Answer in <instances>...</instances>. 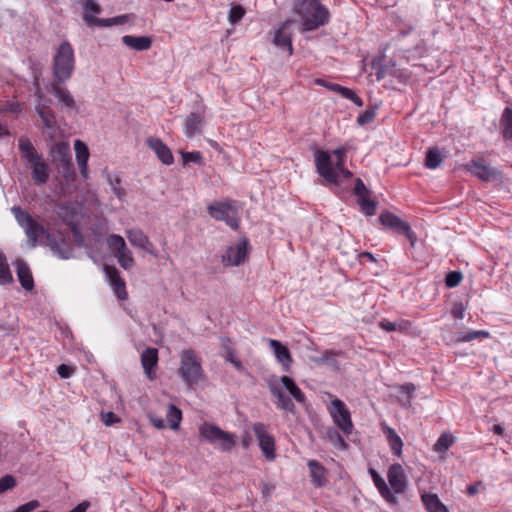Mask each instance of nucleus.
Returning a JSON list of instances; mask_svg holds the SVG:
<instances>
[{"mask_svg":"<svg viewBox=\"0 0 512 512\" xmlns=\"http://www.w3.org/2000/svg\"><path fill=\"white\" fill-rule=\"evenodd\" d=\"M379 326L387 331V332H391V331H395L397 329H399L401 327L400 324L396 323V322H391V321H388V320H382L379 322Z\"/></svg>","mask_w":512,"mask_h":512,"instance_id":"nucleus-62","label":"nucleus"},{"mask_svg":"<svg viewBox=\"0 0 512 512\" xmlns=\"http://www.w3.org/2000/svg\"><path fill=\"white\" fill-rule=\"evenodd\" d=\"M16 272L22 287L28 291L32 290L34 287L33 277L30 269L22 260L16 262Z\"/></svg>","mask_w":512,"mask_h":512,"instance_id":"nucleus-29","label":"nucleus"},{"mask_svg":"<svg viewBox=\"0 0 512 512\" xmlns=\"http://www.w3.org/2000/svg\"><path fill=\"white\" fill-rule=\"evenodd\" d=\"M158 363V351L156 348H147L141 355V364L144 372L150 380L155 378L154 368Z\"/></svg>","mask_w":512,"mask_h":512,"instance_id":"nucleus-25","label":"nucleus"},{"mask_svg":"<svg viewBox=\"0 0 512 512\" xmlns=\"http://www.w3.org/2000/svg\"><path fill=\"white\" fill-rule=\"evenodd\" d=\"M11 281L12 275L6 262V258L2 253H0V284H7Z\"/></svg>","mask_w":512,"mask_h":512,"instance_id":"nucleus-48","label":"nucleus"},{"mask_svg":"<svg viewBox=\"0 0 512 512\" xmlns=\"http://www.w3.org/2000/svg\"><path fill=\"white\" fill-rule=\"evenodd\" d=\"M206 116L205 107L199 108L197 111L191 112L185 119L183 124V133L187 138H192L196 134L201 133Z\"/></svg>","mask_w":512,"mask_h":512,"instance_id":"nucleus-15","label":"nucleus"},{"mask_svg":"<svg viewBox=\"0 0 512 512\" xmlns=\"http://www.w3.org/2000/svg\"><path fill=\"white\" fill-rule=\"evenodd\" d=\"M57 172L60 176V191L62 195H69L75 190L76 171L71 162L56 166Z\"/></svg>","mask_w":512,"mask_h":512,"instance_id":"nucleus-14","label":"nucleus"},{"mask_svg":"<svg viewBox=\"0 0 512 512\" xmlns=\"http://www.w3.org/2000/svg\"><path fill=\"white\" fill-rule=\"evenodd\" d=\"M57 372L61 378L67 379V378H70L74 374L75 369L72 366H69L66 364H61L58 366Z\"/></svg>","mask_w":512,"mask_h":512,"instance_id":"nucleus-58","label":"nucleus"},{"mask_svg":"<svg viewBox=\"0 0 512 512\" xmlns=\"http://www.w3.org/2000/svg\"><path fill=\"white\" fill-rule=\"evenodd\" d=\"M92 22L91 26H97V27H111L113 25L112 18H97L91 19Z\"/></svg>","mask_w":512,"mask_h":512,"instance_id":"nucleus-61","label":"nucleus"},{"mask_svg":"<svg viewBox=\"0 0 512 512\" xmlns=\"http://www.w3.org/2000/svg\"><path fill=\"white\" fill-rule=\"evenodd\" d=\"M380 495L388 502V503H391V504H395L397 502V499L396 497L394 496V494L391 492L390 488L386 485L384 486V488L378 490Z\"/></svg>","mask_w":512,"mask_h":512,"instance_id":"nucleus-60","label":"nucleus"},{"mask_svg":"<svg viewBox=\"0 0 512 512\" xmlns=\"http://www.w3.org/2000/svg\"><path fill=\"white\" fill-rule=\"evenodd\" d=\"M330 90L338 92L342 97L351 99L354 96V92L348 88L342 87L338 84H331Z\"/></svg>","mask_w":512,"mask_h":512,"instance_id":"nucleus-57","label":"nucleus"},{"mask_svg":"<svg viewBox=\"0 0 512 512\" xmlns=\"http://www.w3.org/2000/svg\"><path fill=\"white\" fill-rule=\"evenodd\" d=\"M167 421L169 423V427L172 430H177L179 428L180 422L182 420V412L179 408H177L174 404H170L167 410Z\"/></svg>","mask_w":512,"mask_h":512,"instance_id":"nucleus-38","label":"nucleus"},{"mask_svg":"<svg viewBox=\"0 0 512 512\" xmlns=\"http://www.w3.org/2000/svg\"><path fill=\"white\" fill-rule=\"evenodd\" d=\"M18 149L21 157L31 169V178L35 185L41 186L48 182L50 168L43 156L38 153L27 136H21L18 140Z\"/></svg>","mask_w":512,"mask_h":512,"instance_id":"nucleus-2","label":"nucleus"},{"mask_svg":"<svg viewBox=\"0 0 512 512\" xmlns=\"http://www.w3.org/2000/svg\"><path fill=\"white\" fill-rule=\"evenodd\" d=\"M387 477L394 493L402 494L405 492L407 488V478L400 464H393L388 470Z\"/></svg>","mask_w":512,"mask_h":512,"instance_id":"nucleus-17","label":"nucleus"},{"mask_svg":"<svg viewBox=\"0 0 512 512\" xmlns=\"http://www.w3.org/2000/svg\"><path fill=\"white\" fill-rule=\"evenodd\" d=\"M415 386L412 383H406L400 387L401 396L399 397L400 404L409 408L411 406L412 396L415 391Z\"/></svg>","mask_w":512,"mask_h":512,"instance_id":"nucleus-42","label":"nucleus"},{"mask_svg":"<svg viewBox=\"0 0 512 512\" xmlns=\"http://www.w3.org/2000/svg\"><path fill=\"white\" fill-rule=\"evenodd\" d=\"M293 20H286L282 26L276 30L273 43L280 49L285 50L289 56L293 53L292 42H291V31L289 29Z\"/></svg>","mask_w":512,"mask_h":512,"instance_id":"nucleus-18","label":"nucleus"},{"mask_svg":"<svg viewBox=\"0 0 512 512\" xmlns=\"http://www.w3.org/2000/svg\"><path fill=\"white\" fill-rule=\"evenodd\" d=\"M56 213L63 222L71 226L74 234L78 232L77 226L73 225L75 216V209L73 207L65 203L57 204Z\"/></svg>","mask_w":512,"mask_h":512,"instance_id":"nucleus-31","label":"nucleus"},{"mask_svg":"<svg viewBox=\"0 0 512 512\" xmlns=\"http://www.w3.org/2000/svg\"><path fill=\"white\" fill-rule=\"evenodd\" d=\"M11 212L18 225L24 230L30 248L46 245L52 234L27 211L19 206H13Z\"/></svg>","mask_w":512,"mask_h":512,"instance_id":"nucleus-4","label":"nucleus"},{"mask_svg":"<svg viewBox=\"0 0 512 512\" xmlns=\"http://www.w3.org/2000/svg\"><path fill=\"white\" fill-rule=\"evenodd\" d=\"M503 137L506 140H512V109L506 107L500 120Z\"/></svg>","mask_w":512,"mask_h":512,"instance_id":"nucleus-34","label":"nucleus"},{"mask_svg":"<svg viewBox=\"0 0 512 512\" xmlns=\"http://www.w3.org/2000/svg\"><path fill=\"white\" fill-rule=\"evenodd\" d=\"M490 336L488 331L484 330H467L461 331L456 334L457 342H470L478 338H488Z\"/></svg>","mask_w":512,"mask_h":512,"instance_id":"nucleus-36","label":"nucleus"},{"mask_svg":"<svg viewBox=\"0 0 512 512\" xmlns=\"http://www.w3.org/2000/svg\"><path fill=\"white\" fill-rule=\"evenodd\" d=\"M361 211L367 216H372L376 212L377 203L371 199L369 196L361 198L358 200Z\"/></svg>","mask_w":512,"mask_h":512,"instance_id":"nucleus-49","label":"nucleus"},{"mask_svg":"<svg viewBox=\"0 0 512 512\" xmlns=\"http://www.w3.org/2000/svg\"><path fill=\"white\" fill-rule=\"evenodd\" d=\"M53 254L61 259H69L73 254V247L69 240L61 238L59 240L52 234L51 239L46 243Z\"/></svg>","mask_w":512,"mask_h":512,"instance_id":"nucleus-23","label":"nucleus"},{"mask_svg":"<svg viewBox=\"0 0 512 512\" xmlns=\"http://www.w3.org/2000/svg\"><path fill=\"white\" fill-rule=\"evenodd\" d=\"M150 149L157 155L158 159L165 165H171L174 162L173 154L170 148L159 138L150 137L146 140Z\"/></svg>","mask_w":512,"mask_h":512,"instance_id":"nucleus-20","label":"nucleus"},{"mask_svg":"<svg viewBox=\"0 0 512 512\" xmlns=\"http://www.w3.org/2000/svg\"><path fill=\"white\" fill-rule=\"evenodd\" d=\"M336 353L331 350H326L323 352L322 356L319 358V363H325L333 368L338 367V363L336 360Z\"/></svg>","mask_w":512,"mask_h":512,"instance_id":"nucleus-51","label":"nucleus"},{"mask_svg":"<svg viewBox=\"0 0 512 512\" xmlns=\"http://www.w3.org/2000/svg\"><path fill=\"white\" fill-rule=\"evenodd\" d=\"M107 246L114 252V255L127 248L124 238L117 234H111L108 236Z\"/></svg>","mask_w":512,"mask_h":512,"instance_id":"nucleus-43","label":"nucleus"},{"mask_svg":"<svg viewBox=\"0 0 512 512\" xmlns=\"http://www.w3.org/2000/svg\"><path fill=\"white\" fill-rule=\"evenodd\" d=\"M326 439L333 445L334 448L345 451L348 448V444L343 437L335 429H328L326 431Z\"/></svg>","mask_w":512,"mask_h":512,"instance_id":"nucleus-39","label":"nucleus"},{"mask_svg":"<svg viewBox=\"0 0 512 512\" xmlns=\"http://www.w3.org/2000/svg\"><path fill=\"white\" fill-rule=\"evenodd\" d=\"M354 193L358 200L370 195V191L366 188L365 184L360 178L356 179Z\"/></svg>","mask_w":512,"mask_h":512,"instance_id":"nucleus-54","label":"nucleus"},{"mask_svg":"<svg viewBox=\"0 0 512 512\" xmlns=\"http://www.w3.org/2000/svg\"><path fill=\"white\" fill-rule=\"evenodd\" d=\"M248 240L242 239L235 246H230L222 255L224 266H239L247 258Z\"/></svg>","mask_w":512,"mask_h":512,"instance_id":"nucleus-13","label":"nucleus"},{"mask_svg":"<svg viewBox=\"0 0 512 512\" xmlns=\"http://www.w3.org/2000/svg\"><path fill=\"white\" fill-rule=\"evenodd\" d=\"M220 444V449L224 452L231 451L232 448L236 444V437L233 433L230 432H224V435L221 436L220 440L218 442Z\"/></svg>","mask_w":512,"mask_h":512,"instance_id":"nucleus-45","label":"nucleus"},{"mask_svg":"<svg viewBox=\"0 0 512 512\" xmlns=\"http://www.w3.org/2000/svg\"><path fill=\"white\" fill-rule=\"evenodd\" d=\"M283 388L295 399L296 402L304 404L306 401L304 393L289 376H282L280 383L277 380L269 382L271 394L277 399V407L290 412H295V405L292 400L284 395Z\"/></svg>","mask_w":512,"mask_h":512,"instance_id":"nucleus-5","label":"nucleus"},{"mask_svg":"<svg viewBox=\"0 0 512 512\" xmlns=\"http://www.w3.org/2000/svg\"><path fill=\"white\" fill-rule=\"evenodd\" d=\"M16 480L11 475H6L0 479V494L14 488Z\"/></svg>","mask_w":512,"mask_h":512,"instance_id":"nucleus-53","label":"nucleus"},{"mask_svg":"<svg viewBox=\"0 0 512 512\" xmlns=\"http://www.w3.org/2000/svg\"><path fill=\"white\" fill-rule=\"evenodd\" d=\"M102 422L105 426H111L115 423L120 422V418L117 417L113 412H107L102 414Z\"/></svg>","mask_w":512,"mask_h":512,"instance_id":"nucleus-59","label":"nucleus"},{"mask_svg":"<svg viewBox=\"0 0 512 512\" xmlns=\"http://www.w3.org/2000/svg\"><path fill=\"white\" fill-rule=\"evenodd\" d=\"M224 432V430L211 423H204L199 428L200 435L212 444L217 443Z\"/></svg>","mask_w":512,"mask_h":512,"instance_id":"nucleus-32","label":"nucleus"},{"mask_svg":"<svg viewBox=\"0 0 512 512\" xmlns=\"http://www.w3.org/2000/svg\"><path fill=\"white\" fill-rule=\"evenodd\" d=\"M379 221L383 226L388 227L397 233L405 235L410 241L411 245H414L416 240L415 233L411 230L409 224L404 222L398 216L389 211H385L380 214Z\"/></svg>","mask_w":512,"mask_h":512,"instance_id":"nucleus-11","label":"nucleus"},{"mask_svg":"<svg viewBox=\"0 0 512 512\" xmlns=\"http://www.w3.org/2000/svg\"><path fill=\"white\" fill-rule=\"evenodd\" d=\"M40 507V502L38 500H31L23 505H20L13 512H32Z\"/></svg>","mask_w":512,"mask_h":512,"instance_id":"nucleus-56","label":"nucleus"},{"mask_svg":"<svg viewBox=\"0 0 512 512\" xmlns=\"http://www.w3.org/2000/svg\"><path fill=\"white\" fill-rule=\"evenodd\" d=\"M35 109L45 128L55 130L56 120L54 112L47 109L43 104H38Z\"/></svg>","mask_w":512,"mask_h":512,"instance_id":"nucleus-33","label":"nucleus"},{"mask_svg":"<svg viewBox=\"0 0 512 512\" xmlns=\"http://www.w3.org/2000/svg\"><path fill=\"white\" fill-rule=\"evenodd\" d=\"M371 476H372L374 485L376 486V488L378 490L384 488V486L387 485L385 480L375 470H371Z\"/></svg>","mask_w":512,"mask_h":512,"instance_id":"nucleus-63","label":"nucleus"},{"mask_svg":"<svg viewBox=\"0 0 512 512\" xmlns=\"http://www.w3.org/2000/svg\"><path fill=\"white\" fill-rule=\"evenodd\" d=\"M269 346L273 350L277 361L283 366L284 371H289L292 364L291 354L286 346L280 341L270 339Z\"/></svg>","mask_w":512,"mask_h":512,"instance_id":"nucleus-24","label":"nucleus"},{"mask_svg":"<svg viewBox=\"0 0 512 512\" xmlns=\"http://www.w3.org/2000/svg\"><path fill=\"white\" fill-rule=\"evenodd\" d=\"M245 15V9L241 5H232L228 14V21L236 25Z\"/></svg>","mask_w":512,"mask_h":512,"instance_id":"nucleus-47","label":"nucleus"},{"mask_svg":"<svg viewBox=\"0 0 512 512\" xmlns=\"http://www.w3.org/2000/svg\"><path fill=\"white\" fill-rule=\"evenodd\" d=\"M421 499L428 512H449L436 494L422 493Z\"/></svg>","mask_w":512,"mask_h":512,"instance_id":"nucleus-30","label":"nucleus"},{"mask_svg":"<svg viewBox=\"0 0 512 512\" xmlns=\"http://www.w3.org/2000/svg\"><path fill=\"white\" fill-rule=\"evenodd\" d=\"M329 413L333 419L334 424L346 435L352 433L353 423L351 415L346 407L345 403L340 399H334L331 401V405L328 408Z\"/></svg>","mask_w":512,"mask_h":512,"instance_id":"nucleus-10","label":"nucleus"},{"mask_svg":"<svg viewBox=\"0 0 512 512\" xmlns=\"http://www.w3.org/2000/svg\"><path fill=\"white\" fill-rule=\"evenodd\" d=\"M209 215L217 220L225 222L236 230L239 227L238 210L231 202H216L208 206Z\"/></svg>","mask_w":512,"mask_h":512,"instance_id":"nucleus-8","label":"nucleus"},{"mask_svg":"<svg viewBox=\"0 0 512 512\" xmlns=\"http://www.w3.org/2000/svg\"><path fill=\"white\" fill-rule=\"evenodd\" d=\"M443 158L438 148H429L426 153L425 165L429 169H436L442 163Z\"/></svg>","mask_w":512,"mask_h":512,"instance_id":"nucleus-37","label":"nucleus"},{"mask_svg":"<svg viewBox=\"0 0 512 512\" xmlns=\"http://www.w3.org/2000/svg\"><path fill=\"white\" fill-rule=\"evenodd\" d=\"M126 237L132 246L143 249L154 257L157 256L155 246L142 230L137 228L129 229L126 231Z\"/></svg>","mask_w":512,"mask_h":512,"instance_id":"nucleus-16","label":"nucleus"},{"mask_svg":"<svg viewBox=\"0 0 512 512\" xmlns=\"http://www.w3.org/2000/svg\"><path fill=\"white\" fill-rule=\"evenodd\" d=\"M382 430L386 434L389 447L394 455L400 457L402 454L403 441L397 432L386 424L382 425Z\"/></svg>","mask_w":512,"mask_h":512,"instance_id":"nucleus-28","label":"nucleus"},{"mask_svg":"<svg viewBox=\"0 0 512 512\" xmlns=\"http://www.w3.org/2000/svg\"><path fill=\"white\" fill-rule=\"evenodd\" d=\"M74 69V49L69 42L65 41L58 46L53 57V80L58 83H65L71 78Z\"/></svg>","mask_w":512,"mask_h":512,"instance_id":"nucleus-6","label":"nucleus"},{"mask_svg":"<svg viewBox=\"0 0 512 512\" xmlns=\"http://www.w3.org/2000/svg\"><path fill=\"white\" fill-rule=\"evenodd\" d=\"M74 149L76 153L77 164H87L89 159V150L87 145L80 140H76L74 143Z\"/></svg>","mask_w":512,"mask_h":512,"instance_id":"nucleus-44","label":"nucleus"},{"mask_svg":"<svg viewBox=\"0 0 512 512\" xmlns=\"http://www.w3.org/2000/svg\"><path fill=\"white\" fill-rule=\"evenodd\" d=\"M122 42L127 47L136 51L149 50L152 46V39L148 36L125 35L122 37Z\"/></svg>","mask_w":512,"mask_h":512,"instance_id":"nucleus-26","label":"nucleus"},{"mask_svg":"<svg viewBox=\"0 0 512 512\" xmlns=\"http://www.w3.org/2000/svg\"><path fill=\"white\" fill-rule=\"evenodd\" d=\"M115 257L117 258L119 265L124 270H130L135 265L132 252L128 248L116 253Z\"/></svg>","mask_w":512,"mask_h":512,"instance_id":"nucleus-41","label":"nucleus"},{"mask_svg":"<svg viewBox=\"0 0 512 512\" xmlns=\"http://www.w3.org/2000/svg\"><path fill=\"white\" fill-rule=\"evenodd\" d=\"M375 115H376L375 110H373V109L366 110L364 113H362L358 116L357 122L359 125H365L367 123L372 122Z\"/></svg>","mask_w":512,"mask_h":512,"instance_id":"nucleus-55","label":"nucleus"},{"mask_svg":"<svg viewBox=\"0 0 512 512\" xmlns=\"http://www.w3.org/2000/svg\"><path fill=\"white\" fill-rule=\"evenodd\" d=\"M307 466L310 471L312 483L316 487H322L326 483V469L316 460H309Z\"/></svg>","mask_w":512,"mask_h":512,"instance_id":"nucleus-27","label":"nucleus"},{"mask_svg":"<svg viewBox=\"0 0 512 512\" xmlns=\"http://www.w3.org/2000/svg\"><path fill=\"white\" fill-rule=\"evenodd\" d=\"M346 152L345 147H339L331 153L316 150L314 158L317 173L334 185H340L344 180L350 179L352 173L344 167Z\"/></svg>","mask_w":512,"mask_h":512,"instance_id":"nucleus-1","label":"nucleus"},{"mask_svg":"<svg viewBox=\"0 0 512 512\" xmlns=\"http://www.w3.org/2000/svg\"><path fill=\"white\" fill-rule=\"evenodd\" d=\"M179 375L188 389H194L204 381L205 374L201 361L192 349L181 352Z\"/></svg>","mask_w":512,"mask_h":512,"instance_id":"nucleus-7","label":"nucleus"},{"mask_svg":"<svg viewBox=\"0 0 512 512\" xmlns=\"http://www.w3.org/2000/svg\"><path fill=\"white\" fill-rule=\"evenodd\" d=\"M462 273L459 271H450L445 278V283L447 287L453 288L460 284L462 281Z\"/></svg>","mask_w":512,"mask_h":512,"instance_id":"nucleus-50","label":"nucleus"},{"mask_svg":"<svg viewBox=\"0 0 512 512\" xmlns=\"http://www.w3.org/2000/svg\"><path fill=\"white\" fill-rule=\"evenodd\" d=\"M181 156L184 164H188L190 162L202 164L203 157L199 151L182 152Z\"/></svg>","mask_w":512,"mask_h":512,"instance_id":"nucleus-52","label":"nucleus"},{"mask_svg":"<svg viewBox=\"0 0 512 512\" xmlns=\"http://www.w3.org/2000/svg\"><path fill=\"white\" fill-rule=\"evenodd\" d=\"M107 181L108 183L110 184L112 190H113V193L115 194V196L120 199V200H123V198L125 197L126 195V192L125 190L120 186V183H121V180L119 177L115 176H111L110 174H107Z\"/></svg>","mask_w":512,"mask_h":512,"instance_id":"nucleus-46","label":"nucleus"},{"mask_svg":"<svg viewBox=\"0 0 512 512\" xmlns=\"http://www.w3.org/2000/svg\"><path fill=\"white\" fill-rule=\"evenodd\" d=\"M150 423L157 429H163L165 428V423L162 418L156 417L152 414L148 415Z\"/></svg>","mask_w":512,"mask_h":512,"instance_id":"nucleus-64","label":"nucleus"},{"mask_svg":"<svg viewBox=\"0 0 512 512\" xmlns=\"http://www.w3.org/2000/svg\"><path fill=\"white\" fill-rule=\"evenodd\" d=\"M50 155L55 167L72 161L70 145L66 141L53 143L50 147Z\"/></svg>","mask_w":512,"mask_h":512,"instance_id":"nucleus-19","label":"nucleus"},{"mask_svg":"<svg viewBox=\"0 0 512 512\" xmlns=\"http://www.w3.org/2000/svg\"><path fill=\"white\" fill-rule=\"evenodd\" d=\"M106 275L109 279V283L111 288L114 291V294L119 300L127 299V291L126 284L124 280L120 277L119 271L115 267L107 266L105 268Z\"/></svg>","mask_w":512,"mask_h":512,"instance_id":"nucleus-21","label":"nucleus"},{"mask_svg":"<svg viewBox=\"0 0 512 512\" xmlns=\"http://www.w3.org/2000/svg\"><path fill=\"white\" fill-rule=\"evenodd\" d=\"M455 442L452 434L443 433L435 442L433 449L438 453H445Z\"/></svg>","mask_w":512,"mask_h":512,"instance_id":"nucleus-40","label":"nucleus"},{"mask_svg":"<svg viewBox=\"0 0 512 512\" xmlns=\"http://www.w3.org/2000/svg\"><path fill=\"white\" fill-rule=\"evenodd\" d=\"M61 84L62 83L53 81L51 84L50 92L55 96L63 108L68 110L76 109V102L72 94L67 88L62 87Z\"/></svg>","mask_w":512,"mask_h":512,"instance_id":"nucleus-22","label":"nucleus"},{"mask_svg":"<svg viewBox=\"0 0 512 512\" xmlns=\"http://www.w3.org/2000/svg\"><path fill=\"white\" fill-rule=\"evenodd\" d=\"M293 11L302 19V31L315 30L329 21V11L319 0H295Z\"/></svg>","mask_w":512,"mask_h":512,"instance_id":"nucleus-3","label":"nucleus"},{"mask_svg":"<svg viewBox=\"0 0 512 512\" xmlns=\"http://www.w3.org/2000/svg\"><path fill=\"white\" fill-rule=\"evenodd\" d=\"M252 430L265 459L267 461H273L276 458L275 438L268 431V427L262 422H255L252 425Z\"/></svg>","mask_w":512,"mask_h":512,"instance_id":"nucleus-9","label":"nucleus"},{"mask_svg":"<svg viewBox=\"0 0 512 512\" xmlns=\"http://www.w3.org/2000/svg\"><path fill=\"white\" fill-rule=\"evenodd\" d=\"M101 11L100 6L94 0H85L83 3V19L88 26H91V19H96L95 15Z\"/></svg>","mask_w":512,"mask_h":512,"instance_id":"nucleus-35","label":"nucleus"},{"mask_svg":"<svg viewBox=\"0 0 512 512\" xmlns=\"http://www.w3.org/2000/svg\"><path fill=\"white\" fill-rule=\"evenodd\" d=\"M464 167L471 175L484 182L494 181L500 178V172L486 165L481 158L471 160L469 163L465 164Z\"/></svg>","mask_w":512,"mask_h":512,"instance_id":"nucleus-12","label":"nucleus"}]
</instances>
